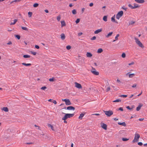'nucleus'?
Returning a JSON list of instances; mask_svg holds the SVG:
<instances>
[{"label": "nucleus", "instance_id": "nucleus-1", "mask_svg": "<svg viewBox=\"0 0 147 147\" xmlns=\"http://www.w3.org/2000/svg\"><path fill=\"white\" fill-rule=\"evenodd\" d=\"M140 137V136L139 134L136 132L134 135V138L132 140V143H134L138 142Z\"/></svg>", "mask_w": 147, "mask_h": 147}, {"label": "nucleus", "instance_id": "nucleus-2", "mask_svg": "<svg viewBox=\"0 0 147 147\" xmlns=\"http://www.w3.org/2000/svg\"><path fill=\"white\" fill-rule=\"evenodd\" d=\"M63 114H65V115L64 117L62 118V120H66L68 118H70L74 116V114H69V113H63Z\"/></svg>", "mask_w": 147, "mask_h": 147}, {"label": "nucleus", "instance_id": "nucleus-3", "mask_svg": "<svg viewBox=\"0 0 147 147\" xmlns=\"http://www.w3.org/2000/svg\"><path fill=\"white\" fill-rule=\"evenodd\" d=\"M135 40L136 43L138 45L142 48L144 47V46L143 45L142 43L140 42L139 40L136 38H135Z\"/></svg>", "mask_w": 147, "mask_h": 147}, {"label": "nucleus", "instance_id": "nucleus-4", "mask_svg": "<svg viewBox=\"0 0 147 147\" xmlns=\"http://www.w3.org/2000/svg\"><path fill=\"white\" fill-rule=\"evenodd\" d=\"M123 14V12L122 11L119 12L116 15V18L117 19L119 20L120 18L122 17Z\"/></svg>", "mask_w": 147, "mask_h": 147}, {"label": "nucleus", "instance_id": "nucleus-5", "mask_svg": "<svg viewBox=\"0 0 147 147\" xmlns=\"http://www.w3.org/2000/svg\"><path fill=\"white\" fill-rule=\"evenodd\" d=\"M104 112L106 115L109 117L111 116L113 114V112L111 111H104Z\"/></svg>", "mask_w": 147, "mask_h": 147}, {"label": "nucleus", "instance_id": "nucleus-6", "mask_svg": "<svg viewBox=\"0 0 147 147\" xmlns=\"http://www.w3.org/2000/svg\"><path fill=\"white\" fill-rule=\"evenodd\" d=\"M62 100L63 101L65 102V104L67 105H70L71 104V103L69 99H63Z\"/></svg>", "mask_w": 147, "mask_h": 147}, {"label": "nucleus", "instance_id": "nucleus-7", "mask_svg": "<svg viewBox=\"0 0 147 147\" xmlns=\"http://www.w3.org/2000/svg\"><path fill=\"white\" fill-rule=\"evenodd\" d=\"M91 72L92 74L96 75H98L99 74V72L97 71L94 68H92Z\"/></svg>", "mask_w": 147, "mask_h": 147}, {"label": "nucleus", "instance_id": "nucleus-8", "mask_svg": "<svg viewBox=\"0 0 147 147\" xmlns=\"http://www.w3.org/2000/svg\"><path fill=\"white\" fill-rule=\"evenodd\" d=\"M75 86L77 88L80 89L82 88V86L80 84L77 82H75Z\"/></svg>", "mask_w": 147, "mask_h": 147}, {"label": "nucleus", "instance_id": "nucleus-9", "mask_svg": "<svg viewBox=\"0 0 147 147\" xmlns=\"http://www.w3.org/2000/svg\"><path fill=\"white\" fill-rule=\"evenodd\" d=\"M101 127L105 130L107 129V125L105 124L101 123L100 124Z\"/></svg>", "mask_w": 147, "mask_h": 147}, {"label": "nucleus", "instance_id": "nucleus-10", "mask_svg": "<svg viewBox=\"0 0 147 147\" xmlns=\"http://www.w3.org/2000/svg\"><path fill=\"white\" fill-rule=\"evenodd\" d=\"M143 106V104L142 103H139V105L137 107L136 110L137 111H139L141 109V107Z\"/></svg>", "mask_w": 147, "mask_h": 147}, {"label": "nucleus", "instance_id": "nucleus-11", "mask_svg": "<svg viewBox=\"0 0 147 147\" xmlns=\"http://www.w3.org/2000/svg\"><path fill=\"white\" fill-rule=\"evenodd\" d=\"M126 76H128L129 78H133L135 76V74H129V73H128L126 74Z\"/></svg>", "mask_w": 147, "mask_h": 147}, {"label": "nucleus", "instance_id": "nucleus-12", "mask_svg": "<svg viewBox=\"0 0 147 147\" xmlns=\"http://www.w3.org/2000/svg\"><path fill=\"white\" fill-rule=\"evenodd\" d=\"M66 109L69 110H74L75 109V108L72 106H69L66 108Z\"/></svg>", "mask_w": 147, "mask_h": 147}, {"label": "nucleus", "instance_id": "nucleus-13", "mask_svg": "<svg viewBox=\"0 0 147 147\" xmlns=\"http://www.w3.org/2000/svg\"><path fill=\"white\" fill-rule=\"evenodd\" d=\"M102 31V28L98 29L95 31L94 32V33L95 34H98L99 33L101 32Z\"/></svg>", "mask_w": 147, "mask_h": 147}, {"label": "nucleus", "instance_id": "nucleus-14", "mask_svg": "<svg viewBox=\"0 0 147 147\" xmlns=\"http://www.w3.org/2000/svg\"><path fill=\"white\" fill-rule=\"evenodd\" d=\"M136 2L139 3H142L144 2V0H134Z\"/></svg>", "mask_w": 147, "mask_h": 147}, {"label": "nucleus", "instance_id": "nucleus-15", "mask_svg": "<svg viewBox=\"0 0 147 147\" xmlns=\"http://www.w3.org/2000/svg\"><path fill=\"white\" fill-rule=\"evenodd\" d=\"M86 56L87 57H91L92 56V55L90 52H87L86 54Z\"/></svg>", "mask_w": 147, "mask_h": 147}, {"label": "nucleus", "instance_id": "nucleus-16", "mask_svg": "<svg viewBox=\"0 0 147 147\" xmlns=\"http://www.w3.org/2000/svg\"><path fill=\"white\" fill-rule=\"evenodd\" d=\"M118 124L119 125H121L124 126H126V124L125 122H123L122 123L118 122Z\"/></svg>", "mask_w": 147, "mask_h": 147}, {"label": "nucleus", "instance_id": "nucleus-17", "mask_svg": "<svg viewBox=\"0 0 147 147\" xmlns=\"http://www.w3.org/2000/svg\"><path fill=\"white\" fill-rule=\"evenodd\" d=\"M61 38L62 40H64L65 38V34L63 33L61 34Z\"/></svg>", "mask_w": 147, "mask_h": 147}, {"label": "nucleus", "instance_id": "nucleus-18", "mask_svg": "<svg viewBox=\"0 0 147 147\" xmlns=\"http://www.w3.org/2000/svg\"><path fill=\"white\" fill-rule=\"evenodd\" d=\"M61 27L65 26H66V24L64 21H62L61 22Z\"/></svg>", "mask_w": 147, "mask_h": 147}, {"label": "nucleus", "instance_id": "nucleus-19", "mask_svg": "<svg viewBox=\"0 0 147 147\" xmlns=\"http://www.w3.org/2000/svg\"><path fill=\"white\" fill-rule=\"evenodd\" d=\"M113 34V32H111L109 33L107 35H106L105 36L106 38H108L111 36Z\"/></svg>", "mask_w": 147, "mask_h": 147}, {"label": "nucleus", "instance_id": "nucleus-20", "mask_svg": "<svg viewBox=\"0 0 147 147\" xmlns=\"http://www.w3.org/2000/svg\"><path fill=\"white\" fill-rule=\"evenodd\" d=\"M111 21L112 22L117 23V21H115V15H114L111 18Z\"/></svg>", "mask_w": 147, "mask_h": 147}, {"label": "nucleus", "instance_id": "nucleus-21", "mask_svg": "<svg viewBox=\"0 0 147 147\" xmlns=\"http://www.w3.org/2000/svg\"><path fill=\"white\" fill-rule=\"evenodd\" d=\"M22 64L24 65L25 66H30L31 65V63H22Z\"/></svg>", "mask_w": 147, "mask_h": 147}, {"label": "nucleus", "instance_id": "nucleus-22", "mask_svg": "<svg viewBox=\"0 0 147 147\" xmlns=\"http://www.w3.org/2000/svg\"><path fill=\"white\" fill-rule=\"evenodd\" d=\"M85 114L81 113L80 114V116L79 117V119H82V117H84Z\"/></svg>", "mask_w": 147, "mask_h": 147}, {"label": "nucleus", "instance_id": "nucleus-23", "mask_svg": "<svg viewBox=\"0 0 147 147\" xmlns=\"http://www.w3.org/2000/svg\"><path fill=\"white\" fill-rule=\"evenodd\" d=\"M21 28L23 30L26 31H28V29L26 27L21 26Z\"/></svg>", "mask_w": 147, "mask_h": 147}, {"label": "nucleus", "instance_id": "nucleus-24", "mask_svg": "<svg viewBox=\"0 0 147 147\" xmlns=\"http://www.w3.org/2000/svg\"><path fill=\"white\" fill-rule=\"evenodd\" d=\"M2 110L5 112H8L9 111L7 107H4L3 108Z\"/></svg>", "mask_w": 147, "mask_h": 147}, {"label": "nucleus", "instance_id": "nucleus-25", "mask_svg": "<svg viewBox=\"0 0 147 147\" xmlns=\"http://www.w3.org/2000/svg\"><path fill=\"white\" fill-rule=\"evenodd\" d=\"M48 126L49 127H50L51 129L53 131H55L53 126L50 124H48Z\"/></svg>", "mask_w": 147, "mask_h": 147}, {"label": "nucleus", "instance_id": "nucleus-26", "mask_svg": "<svg viewBox=\"0 0 147 147\" xmlns=\"http://www.w3.org/2000/svg\"><path fill=\"white\" fill-rule=\"evenodd\" d=\"M102 51V49L101 48H100L98 50L97 52L98 53H101Z\"/></svg>", "mask_w": 147, "mask_h": 147}, {"label": "nucleus", "instance_id": "nucleus-27", "mask_svg": "<svg viewBox=\"0 0 147 147\" xmlns=\"http://www.w3.org/2000/svg\"><path fill=\"white\" fill-rule=\"evenodd\" d=\"M133 5L134 9H135L139 7L138 5L136 3H134Z\"/></svg>", "mask_w": 147, "mask_h": 147}, {"label": "nucleus", "instance_id": "nucleus-28", "mask_svg": "<svg viewBox=\"0 0 147 147\" xmlns=\"http://www.w3.org/2000/svg\"><path fill=\"white\" fill-rule=\"evenodd\" d=\"M103 20L105 22H107V16H104L103 18Z\"/></svg>", "mask_w": 147, "mask_h": 147}, {"label": "nucleus", "instance_id": "nucleus-29", "mask_svg": "<svg viewBox=\"0 0 147 147\" xmlns=\"http://www.w3.org/2000/svg\"><path fill=\"white\" fill-rule=\"evenodd\" d=\"M17 21V19H15L14 20V22H11L10 24L11 25H13L15 24L16 22Z\"/></svg>", "mask_w": 147, "mask_h": 147}, {"label": "nucleus", "instance_id": "nucleus-30", "mask_svg": "<svg viewBox=\"0 0 147 147\" xmlns=\"http://www.w3.org/2000/svg\"><path fill=\"white\" fill-rule=\"evenodd\" d=\"M21 0H15L14 1H11V2H10V4H11L14 2H15V3H16V2H19V1H20Z\"/></svg>", "mask_w": 147, "mask_h": 147}, {"label": "nucleus", "instance_id": "nucleus-31", "mask_svg": "<svg viewBox=\"0 0 147 147\" xmlns=\"http://www.w3.org/2000/svg\"><path fill=\"white\" fill-rule=\"evenodd\" d=\"M23 57L24 58H30V56L28 55H23Z\"/></svg>", "mask_w": 147, "mask_h": 147}, {"label": "nucleus", "instance_id": "nucleus-32", "mask_svg": "<svg viewBox=\"0 0 147 147\" xmlns=\"http://www.w3.org/2000/svg\"><path fill=\"white\" fill-rule=\"evenodd\" d=\"M134 106H133L131 107L130 108L129 106H127L126 107V108L129 110H132L134 107Z\"/></svg>", "mask_w": 147, "mask_h": 147}, {"label": "nucleus", "instance_id": "nucleus-33", "mask_svg": "<svg viewBox=\"0 0 147 147\" xmlns=\"http://www.w3.org/2000/svg\"><path fill=\"white\" fill-rule=\"evenodd\" d=\"M129 140L128 138H122V140L124 141H126L128 140Z\"/></svg>", "mask_w": 147, "mask_h": 147}, {"label": "nucleus", "instance_id": "nucleus-34", "mask_svg": "<svg viewBox=\"0 0 147 147\" xmlns=\"http://www.w3.org/2000/svg\"><path fill=\"white\" fill-rule=\"evenodd\" d=\"M128 6L129 7L131 8L132 9H134V6H133L131 4H129Z\"/></svg>", "mask_w": 147, "mask_h": 147}, {"label": "nucleus", "instance_id": "nucleus-35", "mask_svg": "<svg viewBox=\"0 0 147 147\" xmlns=\"http://www.w3.org/2000/svg\"><path fill=\"white\" fill-rule=\"evenodd\" d=\"M76 9H74L72 11V13L73 14H76Z\"/></svg>", "mask_w": 147, "mask_h": 147}, {"label": "nucleus", "instance_id": "nucleus-36", "mask_svg": "<svg viewBox=\"0 0 147 147\" xmlns=\"http://www.w3.org/2000/svg\"><path fill=\"white\" fill-rule=\"evenodd\" d=\"M29 17H31L32 16V13L31 12H29L28 13Z\"/></svg>", "mask_w": 147, "mask_h": 147}, {"label": "nucleus", "instance_id": "nucleus-37", "mask_svg": "<svg viewBox=\"0 0 147 147\" xmlns=\"http://www.w3.org/2000/svg\"><path fill=\"white\" fill-rule=\"evenodd\" d=\"M121 102V100L119 99H116L115 100L113 101V102Z\"/></svg>", "mask_w": 147, "mask_h": 147}, {"label": "nucleus", "instance_id": "nucleus-38", "mask_svg": "<svg viewBox=\"0 0 147 147\" xmlns=\"http://www.w3.org/2000/svg\"><path fill=\"white\" fill-rule=\"evenodd\" d=\"M121 8L122 9L124 10L125 11H126L127 9V7H125L124 6L122 7Z\"/></svg>", "mask_w": 147, "mask_h": 147}, {"label": "nucleus", "instance_id": "nucleus-39", "mask_svg": "<svg viewBox=\"0 0 147 147\" xmlns=\"http://www.w3.org/2000/svg\"><path fill=\"white\" fill-rule=\"evenodd\" d=\"M38 3H34L33 5V7H38Z\"/></svg>", "mask_w": 147, "mask_h": 147}, {"label": "nucleus", "instance_id": "nucleus-40", "mask_svg": "<svg viewBox=\"0 0 147 147\" xmlns=\"http://www.w3.org/2000/svg\"><path fill=\"white\" fill-rule=\"evenodd\" d=\"M30 52L32 54H33V55H36V52L31 51Z\"/></svg>", "mask_w": 147, "mask_h": 147}, {"label": "nucleus", "instance_id": "nucleus-41", "mask_svg": "<svg viewBox=\"0 0 147 147\" xmlns=\"http://www.w3.org/2000/svg\"><path fill=\"white\" fill-rule=\"evenodd\" d=\"M135 23V22H134L133 21H131L129 23V25H132L134 24Z\"/></svg>", "mask_w": 147, "mask_h": 147}, {"label": "nucleus", "instance_id": "nucleus-42", "mask_svg": "<svg viewBox=\"0 0 147 147\" xmlns=\"http://www.w3.org/2000/svg\"><path fill=\"white\" fill-rule=\"evenodd\" d=\"M119 36V34H117V35L115 37V40H117L118 39V37Z\"/></svg>", "mask_w": 147, "mask_h": 147}, {"label": "nucleus", "instance_id": "nucleus-43", "mask_svg": "<svg viewBox=\"0 0 147 147\" xmlns=\"http://www.w3.org/2000/svg\"><path fill=\"white\" fill-rule=\"evenodd\" d=\"M125 54L124 53H123L121 55V57L123 58H125Z\"/></svg>", "mask_w": 147, "mask_h": 147}, {"label": "nucleus", "instance_id": "nucleus-44", "mask_svg": "<svg viewBox=\"0 0 147 147\" xmlns=\"http://www.w3.org/2000/svg\"><path fill=\"white\" fill-rule=\"evenodd\" d=\"M71 48V46L70 45H68L66 47V49L68 50H69Z\"/></svg>", "mask_w": 147, "mask_h": 147}, {"label": "nucleus", "instance_id": "nucleus-45", "mask_svg": "<svg viewBox=\"0 0 147 147\" xmlns=\"http://www.w3.org/2000/svg\"><path fill=\"white\" fill-rule=\"evenodd\" d=\"M15 36L18 39H20V37L19 35H16Z\"/></svg>", "mask_w": 147, "mask_h": 147}, {"label": "nucleus", "instance_id": "nucleus-46", "mask_svg": "<svg viewBox=\"0 0 147 147\" xmlns=\"http://www.w3.org/2000/svg\"><path fill=\"white\" fill-rule=\"evenodd\" d=\"M61 19V17L60 16H58L57 17V20L59 21Z\"/></svg>", "mask_w": 147, "mask_h": 147}, {"label": "nucleus", "instance_id": "nucleus-47", "mask_svg": "<svg viewBox=\"0 0 147 147\" xmlns=\"http://www.w3.org/2000/svg\"><path fill=\"white\" fill-rule=\"evenodd\" d=\"M80 19L78 18L76 20V22L77 24L80 22Z\"/></svg>", "mask_w": 147, "mask_h": 147}, {"label": "nucleus", "instance_id": "nucleus-48", "mask_svg": "<svg viewBox=\"0 0 147 147\" xmlns=\"http://www.w3.org/2000/svg\"><path fill=\"white\" fill-rule=\"evenodd\" d=\"M96 38V37L95 36H94L91 38V40H95Z\"/></svg>", "mask_w": 147, "mask_h": 147}, {"label": "nucleus", "instance_id": "nucleus-49", "mask_svg": "<svg viewBox=\"0 0 147 147\" xmlns=\"http://www.w3.org/2000/svg\"><path fill=\"white\" fill-rule=\"evenodd\" d=\"M110 90V87H108L106 89V92H108Z\"/></svg>", "mask_w": 147, "mask_h": 147}, {"label": "nucleus", "instance_id": "nucleus-50", "mask_svg": "<svg viewBox=\"0 0 147 147\" xmlns=\"http://www.w3.org/2000/svg\"><path fill=\"white\" fill-rule=\"evenodd\" d=\"M47 89V87L46 86L42 87L41 88V89L42 90H45Z\"/></svg>", "mask_w": 147, "mask_h": 147}, {"label": "nucleus", "instance_id": "nucleus-51", "mask_svg": "<svg viewBox=\"0 0 147 147\" xmlns=\"http://www.w3.org/2000/svg\"><path fill=\"white\" fill-rule=\"evenodd\" d=\"M120 97H126L127 96V95H121L120 96Z\"/></svg>", "mask_w": 147, "mask_h": 147}, {"label": "nucleus", "instance_id": "nucleus-52", "mask_svg": "<svg viewBox=\"0 0 147 147\" xmlns=\"http://www.w3.org/2000/svg\"><path fill=\"white\" fill-rule=\"evenodd\" d=\"M49 81L50 82H53L54 81V79L53 78H50L49 79Z\"/></svg>", "mask_w": 147, "mask_h": 147}, {"label": "nucleus", "instance_id": "nucleus-53", "mask_svg": "<svg viewBox=\"0 0 147 147\" xmlns=\"http://www.w3.org/2000/svg\"><path fill=\"white\" fill-rule=\"evenodd\" d=\"M138 145H139V146H141L143 144L142 142H139L138 143Z\"/></svg>", "mask_w": 147, "mask_h": 147}, {"label": "nucleus", "instance_id": "nucleus-54", "mask_svg": "<svg viewBox=\"0 0 147 147\" xmlns=\"http://www.w3.org/2000/svg\"><path fill=\"white\" fill-rule=\"evenodd\" d=\"M137 84H134L132 86V87L133 88H134L136 87Z\"/></svg>", "mask_w": 147, "mask_h": 147}, {"label": "nucleus", "instance_id": "nucleus-55", "mask_svg": "<svg viewBox=\"0 0 147 147\" xmlns=\"http://www.w3.org/2000/svg\"><path fill=\"white\" fill-rule=\"evenodd\" d=\"M134 62L133 61H132L131 62V63H129L128 64V65H133L134 64Z\"/></svg>", "mask_w": 147, "mask_h": 147}, {"label": "nucleus", "instance_id": "nucleus-56", "mask_svg": "<svg viewBox=\"0 0 147 147\" xmlns=\"http://www.w3.org/2000/svg\"><path fill=\"white\" fill-rule=\"evenodd\" d=\"M52 102L54 103L55 105H56L57 103V102L55 100H53Z\"/></svg>", "mask_w": 147, "mask_h": 147}, {"label": "nucleus", "instance_id": "nucleus-57", "mask_svg": "<svg viewBox=\"0 0 147 147\" xmlns=\"http://www.w3.org/2000/svg\"><path fill=\"white\" fill-rule=\"evenodd\" d=\"M12 44V42L11 41H9V42L7 43V45H11Z\"/></svg>", "mask_w": 147, "mask_h": 147}, {"label": "nucleus", "instance_id": "nucleus-58", "mask_svg": "<svg viewBox=\"0 0 147 147\" xmlns=\"http://www.w3.org/2000/svg\"><path fill=\"white\" fill-rule=\"evenodd\" d=\"M83 33L82 32H80L78 33V35L79 36H80Z\"/></svg>", "mask_w": 147, "mask_h": 147}, {"label": "nucleus", "instance_id": "nucleus-59", "mask_svg": "<svg viewBox=\"0 0 147 147\" xmlns=\"http://www.w3.org/2000/svg\"><path fill=\"white\" fill-rule=\"evenodd\" d=\"M96 115L97 116H98L100 115V114L99 113H95V114H92V115Z\"/></svg>", "mask_w": 147, "mask_h": 147}, {"label": "nucleus", "instance_id": "nucleus-60", "mask_svg": "<svg viewBox=\"0 0 147 147\" xmlns=\"http://www.w3.org/2000/svg\"><path fill=\"white\" fill-rule=\"evenodd\" d=\"M35 47L36 48L38 49H39V46L37 45H35Z\"/></svg>", "mask_w": 147, "mask_h": 147}, {"label": "nucleus", "instance_id": "nucleus-61", "mask_svg": "<svg viewBox=\"0 0 147 147\" xmlns=\"http://www.w3.org/2000/svg\"><path fill=\"white\" fill-rule=\"evenodd\" d=\"M84 10H85V8H82V13H84Z\"/></svg>", "mask_w": 147, "mask_h": 147}, {"label": "nucleus", "instance_id": "nucleus-62", "mask_svg": "<svg viewBox=\"0 0 147 147\" xmlns=\"http://www.w3.org/2000/svg\"><path fill=\"white\" fill-rule=\"evenodd\" d=\"M119 110H120L121 111H123V109L122 107H120L119 108Z\"/></svg>", "mask_w": 147, "mask_h": 147}, {"label": "nucleus", "instance_id": "nucleus-63", "mask_svg": "<svg viewBox=\"0 0 147 147\" xmlns=\"http://www.w3.org/2000/svg\"><path fill=\"white\" fill-rule=\"evenodd\" d=\"M93 3H90V4L89 5V6L90 7H92V6H93Z\"/></svg>", "mask_w": 147, "mask_h": 147}, {"label": "nucleus", "instance_id": "nucleus-64", "mask_svg": "<svg viewBox=\"0 0 147 147\" xmlns=\"http://www.w3.org/2000/svg\"><path fill=\"white\" fill-rule=\"evenodd\" d=\"M144 118H140L139 119L140 121H142L144 120Z\"/></svg>", "mask_w": 147, "mask_h": 147}]
</instances>
